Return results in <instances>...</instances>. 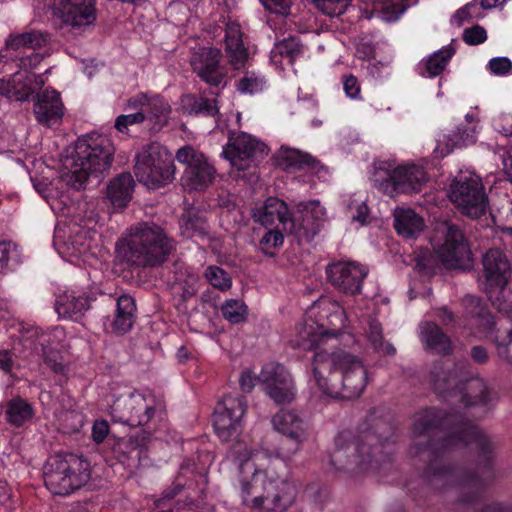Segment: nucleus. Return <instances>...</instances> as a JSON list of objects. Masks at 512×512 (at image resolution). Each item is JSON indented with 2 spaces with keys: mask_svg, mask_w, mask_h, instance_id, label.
<instances>
[{
  "mask_svg": "<svg viewBox=\"0 0 512 512\" xmlns=\"http://www.w3.org/2000/svg\"><path fill=\"white\" fill-rule=\"evenodd\" d=\"M297 213L298 216L295 215L292 219H295L297 229L293 234L298 237H313L327 218L326 209L318 200L300 203Z\"/></svg>",
  "mask_w": 512,
  "mask_h": 512,
  "instance_id": "bb28decb",
  "label": "nucleus"
},
{
  "mask_svg": "<svg viewBox=\"0 0 512 512\" xmlns=\"http://www.w3.org/2000/svg\"><path fill=\"white\" fill-rule=\"evenodd\" d=\"M319 10L331 17L345 12L350 0H313Z\"/></svg>",
  "mask_w": 512,
  "mask_h": 512,
  "instance_id": "6e6d98bb",
  "label": "nucleus"
},
{
  "mask_svg": "<svg viewBox=\"0 0 512 512\" xmlns=\"http://www.w3.org/2000/svg\"><path fill=\"white\" fill-rule=\"evenodd\" d=\"M267 87V80L264 75L255 71H248L237 83V90L242 94H256Z\"/></svg>",
  "mask_w": 512,
  "mask_h": 512,
  "instance_id": "8fccbe9b",
  "label": "nucleus"
},
{
  "mask_svg": "<svg viewBox=\"0 0 512 512\" xmlns=\"http://www.w3.org/2000/svg\"><path fill=\"white\" fill-rule=\"evenodd\" d=\"M393 216L397 233L405 238H415L424 230V219L411 208H396Z\"/></svg>",
  "mask_w": 512,
  "mask_h": 512,
  "instance_id": "72a5a7b5",
  "label": "nucleus"
},
{
  "mask_svg": "<svg viewBox=\"0 0 512 512\" xmlns=\"http://www.w3.org/2000/svg\"><path fill=\"white\" fill-rule=\"evenodd\" d=\"M488 69L495 76L512 74V61L508 57H494L488 63Z\"/></svg>",
  "mask_w": 512,
  "mask_h": 512,
  "instance_id": "bf43d9fd",
  "label": "nucleus"
},
{
  "mask_svg": "<svg viewBox=\"0 0 512 512\" xmlns=\"http://www.w3.org/2000/svg\"><path fill=\"white\" fill-rule=\"evenodd\" d=\"M223 317L232 324L244 322L247 318L248 308L239 299L226 300L221 306Z\"/></svg>",
  "mask_w": 512,
  "mask_h": 512,
  "instance_id": "3c124183",
  "label": "nucleus"
},
{
  "mask_svg": "<svg viewBox=\"0 0 512 512\" xmlns=\"http://www.w3.org/2000/svg\"><path fill=\"white\" fill-rule=\"evenodd\" d=\"M427 181L425 169L416 163H404L389 168L379 167L374 178L376 186L391 197L420 192Z\"/></svg>",
  "mask_w": 512,
  "mask_h": 512,
  "instance_id": "4468645a",
  "label": "nucleus"
},
{
  "mask_svg": "<svg viewBox=\"0 0 512 512\" xmlns=\"http://www.w3.org/2000/svg\"><path fill=\"white\" fill-rule=\"evenodd\" d=\"M449 364H437L432 371L434 389L443 394L452 393L460 397L461 402L466 407L483 405L486 406L490 401L489 391L485 381L474 377L469 379L460 378L458 371L449 370Z\"/></svg>",
  "mask_w": 512,
  "mask_h": 512,
  "instance_id": "ddd939ff",
  "label": "nucleus"
},
{
  "mask_svg": "<svg viewBox=\"0 0 512 512\" xmlns=\"http://www.w3.org/2000/svg\"><path fill=\"white\" fill-rule=\"evenodd\" d=\"M181 229L186 237L192 238L205 230V222L201 218H192V212L189 211L182 218Z\"/></svg>",
  "mask_w": 512,
  "mask_h": 512,
  "instance_id": "4d7b16f0",
  "label": "nucleus"
},
{
  "mask_svg": "<svg viewBox=\"0 0 512 512\" xmlns=\"http://www.w3.org/2000/svg\"><path fill=\"white\" fill-rule=\"evenodd\" d=\"M182 109L188 114H205L214 116L218 113L219 107L215 99H205L193 95H185L181 98Z\"/></svg>",
  "mask_w": 512,
  "mask_h": 512,
  "instance_id": "49530a36",
  "label": "nucleus"
},
{
  "mask_svg": "<svg viewBox=\"0 0 512 512\" xmlns=\"http://www.w3.org/2000/svg\"><path fill=\"white\" fill-rule=\"evenodd\" d=\"M95 0H54V13L73 27L90 25L95 20Z\"/></svg>",
  "mask_w": 512,
  "mask_h": 512,
  "instance_id": "393cba45",
  "label": "nucleus"
},
{
  "mask_svg": "<svg viewBox=\"0 0 512 512\" xmlns=\"http://www.w3.org/2000/svg\"><path fill=\"white\" fill-rule=\"evenodd\" d=\"M343 88L346 95L351 99H360V84L353 75L345 76L343 79Z\"/></svg>",
  "mask_w": 512,
  "mask_h": 512,
  "instance_id": "69168bd1",
  "label": "nucleus"
},
{
  "mask_svg": "<svg viewBox=\"0 0 512 512\" xmlns=\"http://www.w3.org/2000/svg\"><path fill=\"white\" fill-rule=\"evenodd\" d=\"M267 146L253 136L241 132L229 137L222 156L238 171L251 167L259 158L267 155Z\"/></svg>",
  "mask_w": 512,
  "mask_h": 512,
  "instance_id": "a211bd4d",
  "label": "nucleus"
},
{
  "mask_svg": "<svg viewBox=\"0 0 512 512\" xmlns=\"http://www.w3.org/2000/svg\"><path fill=\"white\" fill-rule=\"evenodd\" d=\"M50 41V35L40 30H28L23 33L10 34L6 40V47L9 50H20L24 48L40 49Z\"/></svg>",
  "mask_w": 512,
  "mask_h": 512,
  "instance_id": "ea45409f",
  "label": "nucleus"
},
{
  "mask_svg": "<svg viewBox=\"0 0 512 512\" xmlns=\"http://www.w3.org/2000/svg\"><path fill=\"white\" fill-rule=\"evenodd\" d=\"M64 110L60 93L54 89H45L35 97L33 112L38 123L45 127L60 125Z\"/></svg>",
  "mask_w": 512,
  "mask_h": 512,
  "instance_id": "b1692460",
  "label": "nucleus"
},
{
  "mask_svg": "<svg viewBox=\"0 0 512 512\" xmlns=\"http://www.w3.org/2000/svg\"><path fill=\"white\" fill-rule=\"evenodd\" d=\"M273 429L291 441L281 446L272 456L262 448L249 447L237 442L233 447L239 465L237 490L242 504L255 512H285L296 498V488L279 471L278 458L290 460L308 441L311 432L309 420L301 412L280 409L271 419Z\"/></svg>",
  "mask_w": 512,
  "mask_h": 512,
  "instance_id": "f257e3e1",
  "label": "nucleus"
},
{
  "mask_svg": "<svg viewBox=\"0 0 512 512\" xmlns=\"http://www.w3.org/2000/svg\"><path fill=\"white\" fill-rule=\"evenodd\" d=\"M109 433V424L105 420H97L92 427V438L95 442L101 443Z\"/></svg>",
  "mask_w": 512,
  "mask_h": 512,
  "instance_id": "774afa93",
  "label": "nucleus"
},
{
  "mask_svg": "<svg viewBox=\"0 0 512 512\" xmlns=\"http://www.w3.org/2000/svg\"><path fill=\"white\" fill-rule=\"evenodd\" d=\"M63 336V330L58 327L52 329L50 332L39 331V329L36 328L31 333V337L36 338L34 349L42 353L45 363L57 373L63 372L65 368L62 362V356L57 349Z\"/></svg>",
  "mask_w": 512,
  "mask_h": 512,
  "instance_id": "cd10ccee",
  "label": "nucleus"
},
{
  "mask_svg": "<svg viewBox=\"0 0 512 512\" xmlns=\"http://www.w3.org/2000/svg\"><path fill=\"white\" fill-rule=\"evenodd\" d=\"M144 122L141 113L127 112L126 114L119 115L115 120V128L121 133H128L129 126L141 124Z\"/></svg>",
  "mask_w": 512,
  "mask_h": 512,
  "instance_id": "13d9d810",
  "label": "nucleus"
},
{
  "mask_svg": "<svg viewBox=\"0 0 512 512\" xmlns=\"http://www.w3.org/2000/svg\"><path fill=\"white\" fill-rule=\"evenodd\" d=\"M463 38L466 43L470 45H477L483 43L486 40L487 34L484 28L480 26H474L464 31Z\"/></svg>",
  "mask_w": 512,
  "mask_h": 512,
  "instance_id": "680f3d73",
  "label": "nucleus"
},
{
  "mask_svg": "<svg viewBox=\"0 0 512 512\" xmlns=\"http://www.w3.org/2000/svg\"><path fill=\"white\" fill-rule=\"evenodd\" d=\"M170 112V105L160 95L146 93V101L142 104L140 112L144 121H150L153 128L159 130L167 123Z\"/></svg>",
  "mask_w": 512,
  "mask_h": 512,
  "instance_id": "473e14b6",
  "label": "nucleus"
},
{
  "mask_svg": "<svg viewBox=\"0 0 512 512\" xmlns=\"http://www.w3.org/2000/svg\"><path fill=\"white\" fill-rule=\"evenodd\" d=\"M226 52L231 64L239 69L245 65L248 53L242 42L240 26L236 23H229L226 27Z\"/></svg>",
  "mask_w": 512,
  "mask_h": 512,
  "instance_id": "e433bc0d",
  "label": "nucleus"
},
{
  "mask_svg": "<svg viewBox=\"0 0 512 512\" xmlns=\"http://www.w3.org/2000/svg\"><path fill=\"white\" fill-rule=\"evenodd\" d=\"M135 301L129 295H122L117 300L116 317L113 328L117 333H126L133 325L135 315Z\"/></svg>",
  "mask_w": 512,
  "mask_h": 512,
  "instance_id": "a18cd8bd",
  "label": "nucleus"
},
{
  "mask_svg": "<svg viewBox=\"0 0 512 512\" xmlns=\"http://www.w3.org/2000/svg\"><path fill=\"white\" fill-rule=\"evenodd\" d=\"M484 289L492 305L501 313L512 312V269L505 252L490 249L483 257Z\"/></svg>",
  "mask_w": 512,
  "mask_h": 512,
  "instance_id": "9d476101",
  "label": "nucleus"
},
{
  "mask_svg": "<svg viewBox=\"0 0 512 512\" xmlns=\"http://www.w3.org/2000/svg\"><path fill=\"white\" fill-rule=\"evenodd\" d=\"M134 180L129 173H124L113 179L107 188V198L114 209H122L131 200Z\"/></svg>",
  "mask_w": 512,
  "mask_h": 512,
  "instance_id": "4c0bfd02",
  "label": "nucleus"
},
{
  "mask_svg": "<svg viewBox=\"0 0 512 512\" xmlns=\"http://www.w3.org/2000/svg\"><path fill=\"white\" fill-rule=\"evenodd\" d=\"M368 329H365L366 337L376 352L386 355H394L396 350L390 343H383L382 328L380 323L374 319H367Z\"/></svg>",
  "mask_w": 512,
  "mask_h": 512,
  "instance_id": "de8ad7c7",
  "label": "nucleus"
},
{
  "mask_svg": "<svg viewBox=\"0 0 512 512\" xmlns=\"http://www.w3.org/2000/svg\"><path fill=\"white\" fill-rule=\"evenodd\" d=\"M468 302L477 309V315L473 316L470 322L473 334L479 338L494 339L498 356L512 366V329L501 339L494 337L495 323L491 315L480 306V302L477 299L471 297L468 299ZM507 314L512 320V311Z\"/></svg>",
  "mask_w": 512,
  "mask_h": 512,
  "instance_id": "412c9836",
  "label": "nucleus"
},
{
  "mask_svg": "<svg viewBox=\"0 0 512 512\" xmlns=\"http://www.w3.org/2000/svg\"><path fill=\"white\" fill-rule=\"evenodd\" d=\"M26 79V72L19 71L7 80H0V94L16 101L26 100L31 91Z\"/></svg>",
  "mask_w": 512,
  "mask_h": 512,
  "instance_id": "79ce46f5",
  "label": "nucleus"
},
{
  "mask_svg": "<svg viewBox=\"0 0 512 512\" xmlns=\"http://www.w3.org/2000/svg\"><path fill=\"white\" fill-rule=\"evenodd\" d=\"M246 410V401L239 395H226L217 404L213 415V426L222 441L229 442L238 439L243 429Z\"/></svg>",
  "mask_w": 512,
  "mask_h": 512,
  "instance_id": "f3484780",
  "label": "nucleus"
},
{
  "mask_svg": "<svg viewBox=\"0 0 512 512\" xmlns=\"http://www.w3.org/2000/svg\"><path fill=\"white\" fill-rule=\"evenodd\" d=\"M173 242L157 225L139 223L131 226L116 243L118 256L137 266H158L167 260Z\"/></svg>",
  "mask_w": 512,
  "mask_h": 512,
  "instance_id": "39448f33",
  "label": "nucleus"
},
{
  "mask_svg": "<svg viewBox=\"0 0 512 512\" xmlns=\"http://www.w3.org/2000/svg\"><path fill=\"white\" fill-rule=\"evenodd\" d=\"M89 478V463L74 454L54 455L44 466L45 485L55 495H68Z\"/></svg>",
  "mask_w": 512,
  "mask_h": 512,
  "instance_id": "1a4fd4ad",
  "label": "nucleus"
},
{
  "mask_svg": "<svg viewBox=\"0 0 512 512\" xmlns=\"http://www.w3.org/2000/svg\"><path fill=\"white\" fill-rule=\"evenodd\" d=\"M253 218L265 228L281 227L287 233H294L296 221L289 217L287 205L282 200L270 197L253 210Z\"/></svg>",
  "mask_w": 512,
  "mask_h": 512,
  "instance_id": "5701e85b",
  "label": "nucleus"
},
{
  "mask_svg": "<svg viewBox=\"0 0 512 512\" xmlns=\"http://www.w3.org/2000/svg\"><path fill=\"white\" fill-rule=\"evenodd\" d=\"M259 382L266 394L277 404L290 403L296 397V387L290 372L279 363H267L261 369Z\"/></svg>",
  "mask_w": 512,
  "mask_h": 512,
  "instance_id": "6ab92c4d",
  "label": "nucleus"
},
{
  "mask_svg": "<svg viewBox=\"0 0 512 512\" xmlns=\"http://www.w3.org/2000/svg\"><path fill=\"white\" fill-rule=\"evenodd\" d=\"M262 5L271 12L285 15L289 12L292 0H260Z\"/></svg>",
  "mask_w": 512,
  "mask_h": 512,
  "instance_id": "0e129e2a",
  "label": "nucleus"
},
{
  "mask_svg": "<svg viewBox=\"0 0 512 512\" xmlns=\"http://www.w3.org/2000/svg\"><path fill=\"white\" fill-rule=\"evenodd\" d=\"M278 164L287 171L304 170L318 173L319 162L311 155L300 150L282 147L277 155Z\"/></svg>",
  "mask_w": 512,
  "mask_h": 512,
  "instance_id": "2f4dec72",
  "label": "nucleus"
},
{
  "mask_svg": "<svg viewBox=\"0 0 512 512\" xmlns=\"http://www.w3.org/2000/svg\"><path fill=\"white\" fill-rule=\"evenodd\" d=\"M346 201L347 212L353 222L363 226L367 223L369 209L366 205V197L363 194H353Z\"/></svg>",
  "mask_w": 512,
  "mask_h": 512,
  "instance_id": "09e8293b",
  "label": "nucleus"
},
{
  "mask_svg": "<svg viewBox=\"0 0 512 512\" xmlns=\"http://www.w3.org/2000/svg\"><path fill=\"white\" fill-rule=\"evenodd\" d=\"M494 129L504 136L512 135V114L500 113L493 118Z\"/></svg>",
  "mask_w": 512,
  "mask_h": 512,
  "instance_id": "052dcab7",
  "label": "nucleus"
},
{
  "mask_svg": "<svg viewBox=\"0 0 512 512\" xmlns=\"http://www.w3.org/2000/svg\"><path fill=\"white\" fill-rule=\"evenodd\" d=\"M431 484L435 488H444L445 486H453L459 490L471 489L472 480L463 476L458 470L449 467H430L428 475Z\"/></svg>",
  "mask_w": 512,
  "mask_h": 512,
  "instance_id": "c9c22d12",
  "label": "nucleus"
},
{
  "mask_svg": "<svg viewBox=\"0 0 512 512\" xmlns=\"http://www.w3.org/2000/svg\"><path fill=\"white\" fill-rule=\"evenodd\" d=\"M115 147L111 139L101 134L79 138L74 151L63 160L61 179L78 190L84 187L89 176L107 171L113 161Z\"/></svg>",
  "mask_w": 512,
  "mask_h": 512,
  "instance_id": "20e7f679",
  "label": "nucleus"
},
{
  "mask_svg": "<svg viewBox=\"0 0 512 512\" xmlns=\"http://www.w3.org/2000/svg\"><path fill=\"white\" fill-rule=\"evenodd\" d=\"M453 54L454 49L451 46H445L434 52L429 58L420 62L421 75L425 77L438 76L446 68Z\"/></svg>",
  "mask_w": 512,
  "mask_h": 512,
  "instance_id": "c03bdc74",
  "label": "nucleus"
},
{
  "mask_svg": "<svg viewBox=\"0 0 512 512\" xmlns=\"http://www.w3.org/2000/svg\"><path fill=\"white\" fill-rule=\"evenodd\" d=\"M91 223L90 220L84 225L67 219L58 221L54 231L53 245L61 258L74 265L99 263L94 251L97 246L96 230L90 227Z\"/></svg>",
  "mask_w": 512,
  "mask_h": 512,
  "instance_id": "6e6552de",
  "label": "nucleus"
},
{
  "mask_svg": "<svg viewBox=\"0 0 512 512\" xmlns=\"http://www.w3.org/2000/svg\"><path fill=\"white\" fill-rule=\"evenodd\" d=\"M34 416V409L26 400L15 397L6 403L5 418L9 424L20 427Z\"/></svg>",
  "mask_w": 512,
  "mask_h": 512,
  "instance_id": "37998d69",
  "label": "nucleus"
},
{
  "mask_svg": "<svg viewBox=\"0 0 512 512\" xmlns=\"http://www.w3.org/2000/svg\"><path fill=\"white\" fill-rule=\"evenodd\" d=\"M175 171L172 154L160 144L147 145L135 157L134 173L150 189L171 183Z\"/></svg>",
  "mask_w": 512,
  "mask_h": 512,
  "instance_id": "f8f14e48",
  "label": "nucleus"
},
{
  "mask_svg": "<svg viewBox=\"0 0 512 512\" xmlns=\"http://www.w3.org/2000/svg\"><path fill=\"white\" fill-rule=\"evenodd\" d=\"M371 449L366 444L355 441L344 442V437L336 438V448L331 455V463L338 470L362 472L372 468Z\"/></svg>",
  "mask_w": 512,
  "mask_h": 512,
  "instance_id": "aec40b11",
  "label": "nucleus"
},
{
  "mask_svg": "<svg viewBox=\"0 0 512 512\" xmlns=\"http://www.w3.org/2000/svg\"><path fill=\"white\" fill-rule=\"evenodd\" d=\"M266 233L262 236L259 246L267 255H273L274 250L281 247L284 241V233L281 227H268Z\"/></svg>",
  "mask_w": 512,
  "mask_h": 512,
  "instance_id": "603ef678",
  "label": "nucleus"
},
{
  "mask_svg": "<svg viewBox=\"0 0 512 512\" xmlns=\"http://www.w3.org/2000/svg\"><path fill=\"white\" fill-rule=\"evenodd\" d=\"M302 52V45L297 37L291 36L275 44L271 50V64L283 72L293 69L295 58Z\"/></svg>",
  "mask_w": 512,
  "mask_h": 512,
  "instance_id": "7c9ffc66",
  "label": "nucleus"
},
{
  "mask_svg": "<svg viewBox=\"0 0 512 512\" xmlns=\"http://www.w3.org/2000/svg\"><path fill=\"white\" fill-rule=\"evenodd\" d=\"M205 278L215 288L226 291L232 286L229 274L219 266H209L205 271Z\"/></svg>",
  "mask_w": 512,
  "mask_h": 512,
  "instance_id": "864d4df0",
  "label": "nucleus"
},
{
  "mask_svg": "<svg viewBox=\"0 0 512 512\" xmlns=\"http://www.w3.org/2000/svg\"><path fill=\"white\" fill-rule=\"evenodd\" d=\"M327 276L331 284L346 294L360 291L367 269L359 263L339 261L327 267Z\"/></svg>",
  "mask_w": 512,
  "mask_h": 512,
  "instance_id": "4be33fe9",
  "label": "nucleus"
},
{
  "mask_svg": "<svg viewBox=\"0 0 512 512\" xmlns=\"http://www.w3.org/2000/svg\"><path fill=\"white\" fill-rule=\"evenodd\" d=\"M91 300L82 289H67L57 297L55 310L62 318L77 320L88 311Z\"/></svg>",
  "mask_w": 512,
  "mask_h": 512,
  "instance_id": "c85d7f7f",
  "label": "nucleus"
},
{
  "mask_svg": "<svg viewBox=\"0 0 512 512\" xmlns=\"http://www.w3.org/2000/svg\"><path fill=\"white\" fill-rule=\"evenodd\" d=\"M448 195L454 205L471 218H478L486 212L488 200L481 178L472 172L456 176Z\"/></svg>",
  "mask_w": 512,
  "mask_h": 512,
  "instance_id": "2eb2a0df",
  "label": "nucleus"
},
{
  "mask_svg": "<svg viewBox=\"0 0 512 512\" xmlns=\"http://www.w3.org/2000/svg\"><path fill=\"white\" fill-rule=\"evenodd\" d=\"M220 51L216 48L202 47L191 57V66L198 76L206 83L219 86L224 78L219 66Z\"/></svg>",
  "mask_w": 512,
  "mask_h": 512,
  "instance_id": "a878e982",
  "label": "nucleus"
},
{
  "mask_svg": "<svg viewBox=\"0 0 512 512\" xmlns=\"http://www.w3.org/2000/svg\"><path fill=\"white\" fill-rule=\"evenodd\" d=\"M367 8L371 7L369 17H377L384 22L397 21L406 8L398 0H361Z\"/></svg>",
  "mask_w": 512,
  "mask_h": 512,
  "instance_id": "a19ab883",
  "label": "nucleus"
},
{
  "mask_svg": "<svg viewBox=\"0 0 512 512\" xmlns=\"http://www.w3.org/2000/svg\"><path fill=\"white\" fill-rule=\"evenodd\" d=\"M483 17V9L477 1H472L459 9L453 16L452 21L457 25H462L466 21L479 19Z\"/></svg>",
  "mask_w": 512,
  "mask_h": 512,
  "instance_id": "5fc2aeb1",
  "label": "nucleus"
},
{
  "mask_svg": "<svg viewBox=\"0 0 512 512\" xmlns=\"http://www.w3.org/2000/svg\"><path fill=\"white\" fill-rule=\"evenodd\" d=\"M16 250V245L10 241H0V271L6 270L12 254Z\"/></svg>",
  "mask_w": 512,
  "mask_h": 512,
  "instance_id": "338daca9",
  "label": "nucleus"
},
{
  "mask_svg": "<svg viewBox=\"0 0 512 512\" xmlns=\"http://www.w3.org/2000/svg\"><path fill=\"white\" fill-rule=\"evenodd\" d=\"M346 322L344 308L331 298L322 297L313 303L297 324L291 344L304 350L318 349L329 343L352 347L356 340L350 332L345 331Z\"/></svg>",
  "mask_w": 512,
  "mask_h": 512,
  "instance_id": "f03ea898",
  "label": "nucleus"
},
{
  "mask_svg": "<svg viewBox=\"0 0 512 512\" xmlns=\"http://www.w3.org/2000/svg\"><path fill=\"white\" fill-rule=\"evenodd\" d=\"M257 381H259V376H256L251 369L245 368L242 370L239 377V385L243 392H251Z\"/></svg>",
  "mask_w": 512,
  "mask_h": 512,
  "instance_id": "e2e57ef3",
  "label": "nucleus"
},
{
  "mask_svg": "<svg viewBox=\"0 0 512 512\" xmlns=\"http://www.w3.org/2000/svg\"><path fill=\"white\" fill-rule=\"evenodd\" d=\"M433 254L420 250L415 256L416 268L429 276L442 265L449 269H463L470 265L471 252L462 231L454 224L443 221L437 224L431 241Z\"/></svg>",
  "mask_w": 512,
  "mask_h": 512,
  "instance_id": "423d86ee",
  "label": "nucleus"
},
{
  "mask_svg": "<svg viewBox=\"0 0 512 512\" xmlns=\"http://www.w3.org/2000/svg\"><path fill=\"white\" fill-rule=\"evenodd\" d=\"M480 130L481 127L479 125H472L467 128H458L452 134L440 136L434 149L436 157H445L452 153L454 149L474 144Z\"/></svg>",
  "mask_w": 512,
  "mask_h": 512,
  "instance_id": "c756f323",
  "label": "nucleus"
},
{
  "mask_svg": "<svg viewBox=\"0 0 512 512\" xmlns=\"http://www.w3.org/2000/svg\"><path fill=\"white\" fill-rule=\"evenodd\" d=\"M175 159L186 168L181 177L184 190L204 191L213 182L216 170L207 157L196 148L185 145L179 148Z\"/></svg>",
  "mask_w": 512,
  "mask_h": 512,
  "instance_id": "dca6fc26",
  "label": "nucleus"
},
{
  "mask_svg": "<svg viewBox=\"0 0 512 512\" xmlns=\"http://www.w3.org/2000/svg\"><path fill=\"white\" fill-rule=\"evenodd\" d=\"M104 402L113 418L133 425L146 424L154 413L152 401H148L145 394L126 384H110Z\"/></svg>",
  "mask_w": 512,
  "mask_h": 512,
  "instance_id": "9b49d317",
  "label": "nucleus"
},
{
  "mask_svg": "<svg viewBox=\"0 0 512 512\" xmlns=\"http://www.w3.org/2000/svg\"><path fill=\"white\" fill-rule=\"evenodd\" d=\"M419 337L422 344L435 353H448L451 349L449 337L433 322L420 324Z\"/></svg>",
  "mask_w": 512,
  "mask_h": 512,
  "instance_id": "58836bf2",
  "label": "nucleus"
},
{
  "mask_svg": "<svg viewBox=\"0 0 512 512\" xmlns=\"http://www.w3.org/2000/svg\"><path fill=\"white\" fill-rule=\"evenodd\" d=\"M313 381L319 390L333 398L359 397L367 384L362 362L342 349L327 354L318 350L312 363Z\"/></svg>",
  "mask_w": 512,
  "mask_h": 512,
  "instance_id": "7ed1b4c3",
  "label": "nucleus"
},
{
  "mask_svg": "<svg viewBox=\"0 0 512 512\" xmlns=\"http://www.w3.org/2000/svg\"><path fill=\"white\" fill-rule=\"evenodd\" d=\"M442 424L440 422L439 414L434 409L426 410L417 415L413 424V434L415 437L416 446L422 445L420 438L427 439L425 450L429 453H435L441 450H445L452 446H458L460 444L467 445L472 444L475 446L477 451L484 456L492 453L494 444L490 438L480 431L473 424H465L456 434L449 436L447 439H443L440 442H434L431 440L434 435V427Z\"/></svg>",
  "mask_w": 512,
  "mask_h": 512,
  "instance_id": "0eeeda50",
  "label": "nucleus"
},
{
  "mask_svg": "<svg viewBox=\"0 0 512 512\" xmlns=\"http://www.w3.org/2000/svg\"><path fill=\"white\" fill-rule=\"evenodd\" d=\"M64 186L73 189L61 179V175L49 185L46 183L34 184L37 192L48 202L51 209L55 212H63L64 207H67L70 203L68 191L61 190Z\"/></svg>",
  "mask_w": 512,
  "mask_h": 512,
  "instance_id": "f704fd0d",
  "label": "nucleus"
}]
</instances>
